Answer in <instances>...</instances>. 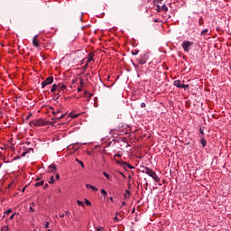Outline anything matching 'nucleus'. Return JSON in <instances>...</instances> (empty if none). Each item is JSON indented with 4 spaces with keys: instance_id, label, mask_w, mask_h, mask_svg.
I'll return each instance as SVG.
<instances>
[{
    "instance_id": "obj_1",
    "label": "nucleus",
    "mask_w": 231,
    "mask_h": 231,
    "mask_svg": "<svg viewBox=\"0 0 231 231\" xmlns=\"http://www.w3.org/2000/svg\"><path fill=\"white\" fill-rule=\"evenodd\" d=\"M143 172L144 174H147L151 178H152V180H154V181L156 183H160V178H158V175L156 174V172H154V171H152V169H149L147 167H143Z\"/></svg>"
},
{
    "instance_id": "obj_2",
    "label": "nucleus",
    "mask_w": 231,
    "mask_h": 231,
    "mask_svg": "<svg viewBox=\"0 0 231 231\" xmlns=\"http://www.w3.org/2000/svg\"><path fill=\"white\" fill-rule=\"evenodd\" d=\"M30 125H34V127H42V125H48V122L43 121L42 119L32 120L30 123Z\"/></svg>"
},
{
    "instance_id": "obj_3",
    "label": "nucleus",
    "mask_w": 231,
    "mask_h": 231,
    "mask_svg": "<svg viewBox=\"0 0 231 231\" xmlns=\"http://www.w3.org/2000/svg\"><path fill=\"white\" fill-rule=\"evenodd\" d=\"M50 84H53V76L46 78V79L42 83V89H44V88L46 86H50Z\"/></svg>"
},
{
    "instance_id": "obj_4",
    "label": "nucleus",
    "mask_w": 231,
    "mask_h": 231,
    "mask_svg": "<svg viewBox=\"0 0 231 231\" xmlns=\"http://www.w3.org/2000/svg\"><path fill=\"white\" fill-rule=\"evenodd\" d=\"M194 43L192 42H189V41H184L182 42V48L184 50V51L189 52L190 50V47L193 45Z\"/></svg>"
},
{
    "instance_id": "obj_5",
    "label": "nucleus",
    "mask_w": 231,
    "mask_h": 231,
    "mask_svg": "<svg viewBox=\"0 0 231 231\" xmlns=\"http://www.w3.org/2000/svg\"><path fill=\"white\" fill-rule=\"evenodd\" d=\"M137 62H138L139 64H142V65L147 64V56H146L145 54L143 55V56H141V57L137 60Z\"/></svg>"
},
{
    "instance_id": "obj_6",
    "label": "nucleus",
    "mask_w": 231,
    "mask_h": 231,
    "mask_svg": "<svg viewBox=\"0 0 231 231\" xmlns=\"http://www.w3.org/2000/svg\"><path fill=\"white\" fill-rule=\"evenodd\" d=\"M169 12V7H167L166 5H163L162 6L157 5L156 12Z\"/></svg>"
},
{
    "instance_id": "obj_7",
    "label": "nucleus",
    "mask_w": 231,
    "mask_h": 231,
    "mask_svg": "<svg viewBox=\"0 0 231 231\" xmlns=\"http://www.w3.org/2000/svg\"><path fill=\"white\" fill-rule=\"evenodd\" d=\"M38 39H39V35H35L32 39V45L34 46V48H39V46H41Z\"/></svg>"
},
{
    "instance_id": "obj_8",
    "label": "nucleus",
    "mask_w": 231,
    "mask_h": 231,
    "mask_svg": "<svg viewBox=\"0 0 231 231\" xmlns=\"http://www.w3.org/2000/svg\"><path fill=\"white\" fill-rule=\"evenodd\" d=\"M119 165H123V167H127L128 169H134V166H132L131 164L124 162H117Z\"/></svg>"
},
{
    "instance_id": "obj_9",
    "label": "nucleus",
    "mask_w": 231,
    "mask_h": 231,
    "mask_svg": "<svg viewBox=\"0 0 231 231\" xmlns=\"http://www.w3.org/2000/svg\"><path fill=\"white\" fill-rule=\"evenodd\" d=\"M68 87H66V85H62V84H58V92L60 93V91H65V89H67Z\"/></svg>"
},
{
    "instance_id": "obj_10",
    "label": "nucleus",
    "mask_w": 231,
    "mask_h": 231,
    "mask_svg": "<svg viewBox=\"0 0 231 231\" xmlns=\"http://www.w3.org/2000/svg\"><path fill=\"white\" fill-rule=\"evenodd\" d=\"M86 188L87 189H91L93 190V192H97L98 191V189L91 184H87L86 185Z\"/></svg>"
},
{
    "instance_id": "obj_11",
    "label": "nucleus",
    "mask_w": 231,
    "mask_h": 231,
    "mask_svg": "<svg viewBox=\"0 0 231 231\" xmlns=\"http://www.w3.org/2000/svg\"><path fill=\"white\" fill-rule=\"evenodd\" d=\"M55 91H59V86L57 84L52 85V88L51 89V93H55Z\"/></svg>"
},
{
    "instance_id": "obj_12",
    "label": "nucleus",
    "mask_w": 231,
    "mask_h": 231,
    "mask_svg": "<svg viewBox=\"0 0 231 231\" xmlns=\"http://www.w3.org/2000/svg\"><path fill=\"white\" fill-rule=\"evenodd\" d=\"M94 57H95V52H90L88 57V62H91Z\"/></svg>"
},
{
    "instance_id": "obj_13",
    "label": "nucleus",
    "mask_w": 231,
    "mask_h": 231,
    "mask_svg": "<svg viewBox=\"0 0 231 231\" xmlns=\"http://www.w3.org/2000/svg\"><path fill=\"white\" fill-rule=\"evenodd\" d=\"M174 86H176V88H181V80L180 79L175 80Z\"/></svg>"
},
{
    "instance_id": "obj_14",
    "label": "nucleus",
    "mask_w": 231,
    "mask_h": 231,
    "mask_svg": "<svg viewBox=\"0 0 231 231\" xmlns=\"http://www.w3.org/2000/svg\"><path fill=\"white\" fill-rule=\"evenodd\" d=\"M69 116H70V118H79V116H80V114L70 113Z\"/></svg>"
},
{
    "instance_id": "obj_15",
    "label": "nucleus",
    "mask_w": 231,
    "mask_h": 231,
    "mask_svg": "<svg viewBox=\"0 0 231 231\" xmlns=\"http://www.w3.org/2000/svg\"><path fill=\"white\" fill-rule=\"evenodd\" d=\"M49 169H52V171H51L50 172H53L57 171V166L55 164H51V166H49Z\"/></svg>"
},
{
    "instance_id": "obj_16",
    "label": "nucleus",
    "mask_w": 231,
    "mask_h": 231,
    "mask_svg": "<svg viewBox=\"0 0 231 231\" xmlns=\"http://www.w3.org/2000/svg\"><path fill=\"white\" fill-rule=\"evenodd\" d=\"M76 162L82 167V169H85L86 166L84 165V162H82V161L76 159Z\"/></svg>"
},
{
    "instance_id": "obj_17",
    "label": "nucleus",
    "mask_w": 231,
    "mask_h": 231,
    "mask_svg": "<svg viewBox=\"0 0 231 231\" xmlns=\"http://www.w3.org/2000/svg\"><path fill=\"white\" fill-rule=\"evenodd\" d=\"M131 196V191L129 189H125V193L124 194L125 198H129Z\"/></svg>"
},
{
    "instance_id": "obj_18",
    "label": "nucleus",
    "mask_w": 231,
    "mask_h": 231,
    "mask_svg": "<svg viewBox=\"0 0 231 231\" xmlns=\"http://www.w3.org/2000/svg\"><path fill=\"white\" fill-rule=\"evenodd\" d=\"M42 185H44V180H42V181H40V182H37V183L35 184V187H41V186H42Z\"/></svg>"
},
{
    "instance_id": "obj_19",
    "label": "nucleus",
    "mask_w": 231,
    "mask_h": 231,
    "mask_svg": "<svg viewBox=\"0 0 231 231\" xmlns=\"http://www.w3.org/2000/svg\"><path fill=\"white\" fill-rule=\"evenodd\" d=\"M201 144L203 147H207V140L201 139Z\"/></svg>"
},
{
    "instance_id": "obj_20",
    "label": "nucleus",
    "mask_w": 231,
    "mask_h": 231,
    "mask_svg": "<svg viewBox=\"0 0 231 231\" xmlns=\"http://www.w3.org/2000/svg\"><path fill=\"white\" fill-rule=\"evenodd\" d=\"M49 183H51V184L55 183V177L51 176L50 180H49Z\"/></svg>"
},
{
    "instance_id": "obj_21",
    "label": "nucleus",
    "mask_w": 231,
    "mask_h": 231,
    "mask_svg": "<svg viewBox=\"0 0 231 231\" xmlns=\"http://www.w3.org/2000/svg\"><path fill=\"white\" fill-rule=\"evenodd\" d=\"M63 117H64V114L61 116H56L54 118H55V120H61V118H63Z\"/></svg>"
},
{
    "instance_id": "obj_22",
    "label": "nucleus",
    "mask_w": 231,
    "mask_h": 231,
    "mask_svg": "<svg viewBox=\"0 0 231 231\" xmlns=\"http://www.w3.org/2000/svg\"><path fill=\"white\" fill-rule=\"evenodd\" d=\"M131 53H132V55H138V53H140V51H138V50L132 51Z\"/></svg>"
},
{
    "instance_id": "obj_23",
    "label": "nucleus",
    "mask_w": 231,
    "mask_h": 231,
    "mask_svg": "<svg viewBox=\"0 0 231 231\" xmlns=\"http://www.w3.org/2000/svg\"><path fill=\"white\" fill-rule=\"evenodd\" d=\"M207 33H208V29H205L201 32V35H207Z\"/></svg>"
},
{
    "instance_id": "obj_24",
    "label": "nucleus",
    "mask_w": 231,
    "mask_h": 231,
    "mask_svg": "<svg viewBox=\"0 0 231 231\" xmlns=\"http://www.w3.org/2000/svg\"><path fill=\"white\" fill-rule=\"evenodd\" d=\"M180 88H182V89H187L189 88V85L180 84Z\"/></svg>"
},
{
    "instance_id": "obj_25",
    "label": "nucleus",
    "mask_w": 231,
    "mask_h": 231,
    "mask_svg": "<svg viewBox=\"0 0 231 231\" xmlns=\"http://www.w3.org/2000/svg\"><path fill=\"white\" fill-rule=\"evenodd\" d=\"M96 231H106V229L103 226H99L96 228Z\"/></svg>"
},
{
    "instance_id": "obj_26",
    "label": "nucleus",
    "mask_w": 231,
    "mask_h": 231,
    "mask_svg": "<svg viewBox=\"0 0 231 231\" xmlns=\"http://www.w3.org/2000/svg\"><path fill=\"white\" fill-rule=\"evenodd\" d=\"M77 203L79 207H84V202L80 201V200H77Z\"/></svg>"
},
{
    "instance_id": "obj_27",
    "label": "nucleus",
    "mask_w": 231,
    "mask_h": 231,
    "mask_svg": "<svg viewBox=\"0 0 231 231\" xmlns=\"http://www.w3.org/2000/svg\"><path fill=\"white\" fill-rule=\"evenodd\" d=\"M203 23H204L203 18H200V19L199 20V24L200 26H203Z\"/></svg>"
},
{
    "instance_id": "obj_28",
    "label": "nucleus",
    "mask_w": 231,
    "mask_h": 231,
    "mask_svg": "<svg viewBox=\"0 0 231 231\" xmlns=\"http://www.w3.org/2000/svg\"><path fill=\"white\" fill-rule=\"evenodd\" d=\"M103 174L105 175L106 180H110L109 174H107V172L104 171Z\"/></svg>"
},
{
    "instance_id": "obj_29",
    "label": "nucleus",
    "mask_w": 231,
    "mask_h": 231,
    "mask_svg": "<svg viewBox=\"0 0 231 231\" xmlns=\"http://www.w3.org/2000/svg\"><path fill=\"white\" fill-rule=\"evenodd\" d=\"M101 194L106 198L107 196V193L106 192V189H101Z\"/></svg>"
},
{
    "instance_id": "obj_30",
    "label": "nucleus",
    "mask_w": 231,
    "mask_h": 231,
    "mask_svg": "<svg viewBox=\"0 0 231 231\" xmlns=\"http://www.w3.org/2000/svg\"><path fill=\"white\" fill-rule=\"evenodd\" d=\"M52 113L53 115H55V116H59V113H60V111L57 110V111H53Z\"/></svg>"
},
{
    "instance_id": "obj_31",
    "label": "nucleus",
    "mask_w": 231,
    "mask_h": 231,
    "mask_svg": "<svg viewBox=\"0 0 231 231\" xmlns=\"http://www.w3.org/2000/svg\"><path fill=\"white\" fill-rule=\"evenodd\" d=\"M85 203L86 205H88V207H91V202L88 199H85Z\"/></svg>"
},
{
    "instance_id": "obj_32",
    "label": "nucleus",
    "mask_w": 231,
    "mask_h": 231,
    "mask_svg": "<svg viewBox=\"0 0 231 231\" xmlns=\"http://www.w3.org/2000/svg\"><path fill=\"white\" fill-rule=\"evenodd\" d=\"M8 230H9L8 226H4V227L1 229V231H8Z\"/></svg>"
},
{
    "instance_id": "obj_33",
    "label": "nucleus",
    "mask_w": 231,
    "mask_h": 231,
    "mask_svg": "<svg viewBox=\"0 0 231 231\" xmlns=\"http://www.w3.org/2000/svg\"><path fill=\"white\" fill-rule=\"evenodd\" d=\"M12 213V209H8L5 212V214H6V216H8V214H11Z\"/></svg>"
},
{
    "instance_id": "obj_34",
    "label": "nucleus",
    "mask_w": 231,
    "mask_h": 231,
    "mask_svg": "<svg viewBox=\"0 0 231 231\" xmlns=\"http://www.w3.org/2000/svg\"><path fill=\"white\" fill-rule=\"evenodd\" d=\"M45 228H50V222H46Z\"/></svg>"
},
{
    "instance_id": "obj_35",
    "label": "nucleus",
    "mask_w": 231,
    "mask_h": 231,
    "mask_svg": "<svg viewBox=\"0 0 231 231\" xmlns=\"http://www.w3.org/2000/svg\"><path fill=\"white\" fill-rule=\"evenodd\" d=\"M200 134H205V132H203V128H199Z\"/></svg>"
},
{
    "instance_id": "obj_36",
    "label": "nucleus",
    "mask_w": 231,
    "mask_h": 231,
    "mask_svg": "<svg viewBox=\"0 0 231 231\" xmlns=\"http://www.w3.org/2000/svg\"><path fill=\"white\" fill-rule=\"evenodd\" d=\"M126 205L125 201L122 202L121 208H124V207Z\"/></svg>"
},
{
    "instance_id": "obj_37",
    "label": "nucleus",
    "mask_w": 231,
    "mask_h": 231,
    "mask_svg": "<svg viewBox=\"0 0 231 231\" xmlns=\"http://www.w3.org/2000/svg\"><path fill=\"white\" fill-rule=\"evenodd\" d=\"M32 116V114L26 116L25 120H30V117Z\"/></svg>"
},
{
    "instance_id": "obj_38",
    "label": "nucleus",
    "mask_w": 231,
    "mask_h": 231,
    "mask_svg": "<svg viewBox=\"0 0 231 231\" xmlns=\"http://www.w3.org/2000/svg\"><path fill=\"white\" fill-rule=\"evenodd\" d=\"M60 175H59V173H56V180H60Z\"/></svg>"
},
{
    "instance_id": "obj_39",
    "label": "nucleus",
    "mask_w": 231,
    "mask_h": 231,
    "mask_svg": "<svg viewBox=\"0 0 231 231\" xmlns=\"http://www.w3.org/2000/svg\"><path fill=\"white\" fill-rule=\"evenodd\" d=\"M15 214H17V213L13 214V215L10 217V219H14V217H15Z\"/></svg>"
},
{
    "instance_id": "obj_40",
    "label": "nucleus",
    "mask_w": 231,
    "mask_h": 231,
    "mask_svg": "<svg viewBox=\"0 0 231 231\" xmlns=\"http://www.w3.org/2000/svg\"><path fill=\"white\" fill-rule=\"evenodd\" d=\"M30 210L31 212H35V208H32V207H30Z\"/></svg>"
},
{
    "instance_id": "obj_41",
    "label": "nucleus",
    "mask_w": 231,
    "mask_h": 231,
    "mask_svg": "<svg viewBox=\"0 0 231 231\" xmlns=\"http://www.w3.org/2000/svg\"><path fill=\"white\" fill-rule=\"evenodd\" d=\"M84 84V79H80V86H83Z\"/></svg>"
},
{
    "instance_id": "obj_42",
    "label": "nucleus",
    "mask_w": 231,
    "mask_h": 231,
    "mask_svg": "<svg viewBox=\"0 0 231 231\" xmlns=\"http://www.w3.org/2000/svg\"><path fill=\"white\" fill-rule=\"evenodd\" d=\"M116 221H120V218L118 217H115Z\"/></svg>"
},
{
    "instance_id": "obj_43",
    "label": "nucleus",
    "mask_w": 231,
    "mask_h": 231,
    "mask_svg": "<svg viewBox=\"0 0 231 231\" xmlns=\"http://www.w3.org/2000/svg\"><path fill=\"white\" fill-rule=\"evenodd\" d=\"M141 107H145V103H141Z\"/></svg>"
},
{
    "instance_id": "obj_44",
    "label": "nucleus",
    "mask_w": 231,
    "mask_h": 231,
    "mask_svg": "<svg viewBox=\"0 0 231 231\" xmlns=\"http://www.w3.org/2000/svg\"><path fill=\"white\" fill-rule=\"evenodd\" d=\"M26 154H27V152H23L22 153V156H26Z\"/></svg>"
},
{
    "instance_id": "obj_45",
    "label": "nucleus",
    "mask_w": 231,
    "mask_h": 231,
    "mask_svg": "<svg viewBox=\"0 0 231 231\" xmlns=\"http://www.w3.org/2000/svg\"><path fill=\"white\" fill-rule=\"evenodd\" d=\"M65 214H66L67 216H69V211H65Z\"/></svg>"
},
{
    "instance_id": "obj_46",
    "label": "nucleus",
    "mask_w": 231,
    "mask_h": 231,
    "mask_svg": "<svg viewBox=\"0 0 231 231\" xmlns=\"http://www.w3.org/2000/svg\"><path fill=\"white\" fill-rule=\"evenodd\" d=\"M26 190V187L23 188L22 192H24Z\"/></svg>"
},
{
    "instance_id": "obj_47",
    "label": "nucleus",
    "mask_w": 231,
    "mask_h": 231,
    "mask_svg": "<svg viewBox=\"0 0 231 231\" xmlns=\"http://www.w3.org/2000/svg\"><path fill=\"white\" fill-rule=\"evenodd\" d=\"M157 3H162L163 0H156Z\"/></svg>"
},
{
    "instance_id": "obj_48",
    "label": "nucleus",
    "mask_w": 231,
    "mask_h": 231,
    "mask_svg": "<svg viewBox=\"0 0 231 231\" xmlns=\"http://www.w3.org/2000/svg\"><path fill=\"white\" fill-rule=\"evenodd\" d=\"M44 189H48V184H45V185H44Z\"/></svg>"
},
{
    "instance_id": "obj_49",
    "label": "nucleus",
    "mask_w": 231,
    "mask_h": 231,
    "mask_svg": "<svg viewBox=\"0 0 231 231\" xmlns=\"http://www.w3.org/2000/svg\"><path fill=\"white\" fill-rule=\"evenodd\" d=\"M60 217H64V214H60Z\"/></svg>"
},
{
    "instance_id": "obj_50",
    "label": "nucleus",
    "mask_w": 231,
    "mask_h": 231,
    "mask_svg": "<svg viewBox=\"0 0 231 231\" xmlns=\"http://www.w3.org/2000/svg\"><path fill=\"white\" fill-rule=\"evenodd\" d=\"M110 201H114L113 197H110Z\"/></svg>"
},
{
    "instance_id": "obj_51",
    "label": "nucleus",
    "mask_w": 231,
    "mask_h": 231,
    "mask_svg": "<svg viewBox=\"0 0 231 231\" xmlns=\"http://www.w3.org/2000/svg\"><path fill=\"white\" fill-rule=\"evenodd\" d=\"M153 22H154V23H158V20H157V19H155Z\"/></svg>"
},
{
    "instance_id": "obj_52",
    "label": "nucleus",
    "mask_w": 231,
    "mask_h": 231,
    "mask_svg": "<svg viewBox=\"0 0 231 231\" xmlns=\"http://www.w3.org/2000/svg\"><path fill=\"white\" fill-rule=\"evenodd\" d=\"M132 214H134V208L132 210Z\"/></svg>"
},
{
    "instance_id": "obj_53",
    "label": "nucleus",
    "mask_w": 231,
    "mask_h": 231,
    "mask_svg": "<svg viewBox=\"0 0 231 231\" xmlns=\"http://www.w3.org/2000/svg\"><path fill=\"white\" fill-rule=\"evenodd\" d=\"M149 12V8H146V13Z\"/></svg>"
},
{
    "instance_id": "obj_54",
    "label": "nucleus",
    "mask_w": 231,
    "mask_h": 231,
    "mask_svg": "<svg viewBox=\"0 0 231 231\" xmlns=\"http://www.w3.org/2000/svg\"><path fill=\"white\" fill-rule=\"evenodd\" d=\"M78 91H82V89H80V88H78Z\"/></svg>"
},
{
    "instance_id": "obj_55",
    "label": "nucleus",
    "mask_w": 231,
    "mask_h": 231,
    "mask_svg": "<svg viewBox=\"0 0 231 231\" xmlns=\"http://www.w3.org/2000/svg\"><path fill=\"white\" fill-rule=\"evenodd\" d=\"M115 156H120V154H116Z\"/></svg>"
}]
</instances>
